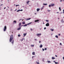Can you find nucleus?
Masks as SVG:
<instances>
[{"instance_id": "obj_5", "label": "nucleus", "mask_w": 64, "mask_h": 64, "mask_svg": "<svg viewBox=\"0 0 64 64\" xmlns=\"http://www.w3.org/2000/svg\"><path fill=\"white\" fill-rule=\"evenodd\" d=\"M50 5H51V6H54V4H51Z\"/></svg>"}, {"instance_id": "obj_2", "label": "nucleus", "mask_w": 64, "mask_h": 64, "mask_svg": "<svg viewBox=\"0 0 64 64\" xmlns=\"http://www.w3.org/2000/svg\"><path fill=\"white\" fill-rule=\"evenodd\" d=\"M7 27L6 26H5L4 28V31H5Z\"/></svg>"}, {"instance_id": "obj_30", "label": "nucleus", "mask_w": 64, "mask_h": 64, "mask_svg": "<svg viewBox=\"0 0 64 64\" xmlns=\"http://www.w3.org/2000/svg\"><path fill=\"white\" fill-rule=\"evenodd\" d=\"M49 7H51V5H49Z\"/></svg>"}, {"instance_id": "obj_1", "label": "nucleus", "mask_w": 64, "mask_h": 64, "mask_svg": "<svg viewBox=\"0 0 64 64\" xmlns=\"http://www.w3.org/2000/svg\"><path fill=\"white\" fill-rule=\"evenodd\" d=\"M13 35H12L10 36V42H11V43L12 44V45H13V44H14V40H13Z\"/></svg>"}, {"instance_id": "obj_62", "label": "nucleus", "mask_w": 64, "mask_h": 64, "mask_svg": "<svg viewBox=\"0 0 64 64\" xmlns=\"http://www.w3.org/2000/svg\"><path fill=\"white\" fill-rule=\"evenodd\" d=\"M43 24H44V22H43Z\"/></svg>"}, {"instance_id": "obj_40", "label": "nucleus", "mask_w": 64, "mask_h": 64, "mask_svg": "<svg viewBox=\"0 0 64 64\" xmlns=\"http://www.w3.org/2000/svg\"><path fill=\"white\" fill-rule=\"evenodd\" d=\"M44 50H46V48H44Z\"/></svg>"}, {"instance_id": "obj_15", "label": "nucleus", "mask_w": 64, "mask_h": 64, "mask_svg": "<svg viewBox=\"0 0 64 64\" xmlns=\"http://www.w3.org/2000/svg\"><path fill=\"white\" fill-rule=\"evenodd\" d=\"M43 4L44 5H47V4Z\"/></svg>"}, {"instance_id": "obj_37", "label": "nucleus", "mask_w": 64, "mask_h": 64, "mask_svg": "<svg viewBox=\"0 0 64 64\" xmlns=\"http://www.w3.org/2000/svg\"><path fill=\"white\" fill-rule=\"evenodd\" d=\"M46 29V28H44V30H45V29Z\"/></svg>"}, {"instance_id": "obj_53", "label": "nucleus", "mask_w": 64, "mask_h": 64, "mask_svg": "<svg viewBox=\"0 0 64 64\" xmlns=\"http://www.w3.org/2000/svg\"><path fill=\"white\" fill-rule=\"evenodd\" d=\"M22 20V19H20V20Z\"/></svg>"}, {"instance_id": "obj_26", "label": "nucleus", "mask_w": 64, "mask_h": 64, "mask_svg": "<svg viewBox=\"0 0 64 64\" xmlns=\"http://www.w3.org/2000/svg\"><path fill=\"white\" fill-rule=\"evenodd\" d=\"M34 45H31V47H34Z\"/></svg>"}, {"instance_id": "obj_38", "label": "nucleus", "mask_w": 64, "mask_h": 64, "mask_svg": "<svg viewBox=\"0 0 64 64\" xmlns=\"http://www.w3.org/2000/svg\"><path fill=\"white\" fill-rule=\"evenodd\" d=\"M60 45H62V44L61 43H60Z\"/></svg>"}, {"instance_id": "obj_19", "label": "nucleus", "mask_w": 64, "mask_h": 64, "mask_svg": "<svg viewBox=\"0 0 64 64\" xmlns=\"http://www.w3.org/2000/svg\"><path fill=\"white\" fill-rule=\"evenodd\" d=\"M50 30L52 31H54V30L52 29V28H51Z\"/></svg>"}, {"instance_id": "obj_4", "label": "nucleus", "mask_w": 64, "mask_h": 64, "mask_svg": "<svg viewBox=\"0 0 64 64\" xmlns=\"http://www.w3.org/2000/svg\"><path fill=\"white\" fill-rule=\"evenodd\" d=\"M41 35V34H36V36H40V35Z\"/></svg>"}, {"instance_id": "obj_34", "label": "nucleus", "mask_w": 64, "mask_h": 64, "mask_svg": "<svg viewBox=\"0 0 64 64\" xmlns=\"http://www.w3.org/2000/svg\"><path fill=\"white\" fill-rule=\"evenodd\" d=\"M18 37H20V34H18Z\"/></svg>"}, {"instance_id": "obj_42", "label": "nucleus", "mask_w": 64, "mask_h": 64, "mask_svg": "<svg viewBox=\"0 0 64 64\" xmlns=\"http://www.w3.org/2000/svg\"><path fill=\"white\" fill-rule=\"evenodd\" d=\"M48 12H50V10H48Z\"/></svg>"}, {"instance_id": "obj_20", "label": "nucleus", "mask_w": 64, "mask_h": 64, "mask_svg": "<svg viewBox=\"0 0 64 64\" xmlns=\"http://www.w3.org/2000/svg\"><path fill=\"white\" fill-rule=\"evenodd\" d=\"M24 39V38H22V39L20 40V41H23V40Z\"/></svg>"}, {"instance_id": "obj_3", "label": "nucleus", "mask_w": 64, "mask_h": 64, "mask_svg": "<svg viewBox=\"0 0 64 64\" xmlns=\"http://www.w3.org/2000/svg\"><path fill=\"white\" fill-rule=\"evenodd\" d=\"M46 25V26H49V24L48 23H47Z\"/></svg>"}, {"instance_id": "obj_36", "label": "nucleus", "mask_w": 64, "mask_h": 64, "mask_svg": "<svg viewBox=\"0 0 64 64\" xmlns=\"http://www.w3.org/2000/svg\"><path fill=\"white\" fill-rule=\"evenodd\" d=\"M58 36H60V35H61V34H58Z\"/></svg>"}, {"instance_id": "obj_10", "label": "nucleus", "mask_w": 64, "mask_h": 64, "mask_svg": "<svg viewBox=\"0 0 64 64\" xmlns=\"http://www.w3.org/2000/svg\"><path fill=\"white\" fill-rule=\"evenodd\" d=\"M32 54L33 55H35V52H33L32 53Z\"/></svg>"}, {"instance_id": "obj_33", "label": "nucleus", "mask_w": 64, "mask_h": 64, "mask_svg": "<svg viewBox=\"0 0 64 64\" xmlns=\"http://www.w3.org/2000/svg\"><path fill=\"white\" fill-rule=\"evenodd\" d=\"M19 6V5H16V6Z\"/></svg>"}, {"instance_id": "obj_23", "label": "nucleus", "mask_w": 64, "mask_h": 64, "mask_svg": "<svg viewBox=\"0 0 64 64\" xmlns=\"http://www.w3.org/2000/svg\"><path fill=\"white\" fill-rule=\"evenodd\" d=\"M55 37L56 38H58V36H56Z\"/></svg>"}, {"instance_id": "obj_41", "label": "nucleus", "mask_w": 64, "mask_h": 64, "mask_svg": "<svg viewBox=\"0 0 64 64\" xmlns=\"http://www.w3.org/2000/svg\"><path fill=\"white\" fill-rule=\"evenodd\" d=\"M20 11H23V10H20Z\"/></svg>"}, {"instance_id": "obj_24", "label": "nucleus", "mask_w": 64, "mask_h": 64, "mask_svg": "<svg viewBox=\"0 0 64 64\" xmlns=\"http://www.w3.org/2000/svg\"><path fill=\"white\" fill-rule=\"evenodd\" d=\"M19 11H20V10H17V12H19Z\"/></svg>"}, {"instance_id": "obj_14", "label": "nucleus", "mask_w": 64, "mask_h": 64, "mask_svg": "<svg viewBox=\"0 0 64 64\" xmlns=\"http://www.w3.org/2000/svg\"><path fill=\"white\" fill-rule=\"evenodd\" d=\"M14 23H15V24H16V22H16V21L15 20H14Z\"/></svg>"}, {"instance_id": "obj_58", "label": "nucleus", "mask_w": 64, "mask_h": 64, "mask_svg": "<svg viewBox=\"0 0 64 64\" xmlns=\"http://www.w3.org/2000/svg\"><path fill=\"white\" fill-rule=\"evenodd\" d=\"M58 19H60L59 18H58Z\"/></svg>"}, {"instance_id": "obj_54", "label": "nucleus", "mask_w": 64, "mask_h": 64, "mask_svg": "<svg viewBox=\"0 0 64 64\" xmlns=\"http://www.w3.org/2000/svg\"><path fill=\"white\" fill-rule=\"evenodd\" d=\"M62 0H61L60 1V2H62Z\"/></svg>"}, {"instance_id": "obj_13", "label": "nucleus", "mask_w": 64, "mask_h": 64, "mask_svg": "<svg viewBox=\"0 0 64 64\" xmlns=\"http://www.w3.org/2000/svg\"><path fill=\"white\" fill-rule=\"evenodd\" d=\"M27 26V24H25L23 26L24 27H25V26Z\"/></svg>"}, {"instance_id": "obj_49", "label": "nucleus", "mask_w": 64, "mask_h": 64, "mask_svg": "<svg viewBox=\"0 0 64 64\" xmlns=\"http://www.w3.org/2000/svg\"><path fill=\"white\" fill-rule=\"evenodd\" d=\"M39 43H41V41H40L39 42Z\"/></svg>"}, {"instance_id": "obj_32", "label": "nucleus", "mask_w": 64, "mask_h": 64, "mask_svg": "<svg viewBox=\"0 0 64 64\" xmlns=\"http://www.w3.org/2000/svg\"><path fill=\"white\" fill-rule=\"evenodd\" d=\"M30 30L31 31H32L33 30L32 28H30Z\"/></svg>"}, {"instance_id": "obj_21", "label": "nucleus", "mask_w": 64, "mask_h": 64, "mask_svg": "<svg viewBox=\"0 0 64 64\" xmlns=\"http://www.w3.org/2000/svg\"><path fill=\"white\" fill-rule=\"evenodd\" d=\"M44 6H42V7L41 8V9H42H42H43V8H44Z\"/></svg>"}, {"instance_id": "obj_12", "label": "nucleus", "mask_w": 64, "mask_h": 64, "mask_svg": "<svg viewBox=\"0 0 64 64\" xmlns=\"http://www.w3.org/2000/svg\"><path fill=\"white\" fill-rule=\"evenodd\" d=\"M20 29H21V27H20L19 28H18V30H20Z\"/></svg>"}, {"instance_id": "obj_9", "label": "nucleus", "mask_w": 64, "mask_h": 64, "mask_svg": "<svg viewBox=\"0 0 64 64\" xmlns=\"http://www.w3.org/2000/svg\"><path fill=\"white\" fill-rule=\"evenodd\" d=\"M24 36H26V35H27V33H26V34H24Z\"/></svg>"}, {"instance_id": "obj_16", "label": "nucleus", "mask_w": 64, "mask_h": 64, "mask_svg": "<svg viewBox=\"0 0 64 64\" xmlns=\"http://www.w3.org/2000/svg\"><path fill=\"white\" fill-rule=\"evenodd\" d=\"M52 59H53V60H54V59H55V58L54 57H52Z\"/></svg>"}, {"instance_id": "obj_56", "label": "nucleus", "mask_w": 64, "mask_h": 64, "mask_svg": "<svg viewBox=\"0 0 64 64\" xmlns=\"http://www.w3.org/2000/svg\"><path fill=\"white\" fill-rule=\"evenodd\" d=\"M57 13H59V12H57Z\"/></svg>"}, {"instance_id": "obj_11", "label": "nucleus", "mask_w": 64, "mask_h": 64, "mask_svg": "<svg viewBox=\"0 0 64 64\" xmlns=\"http://www.w3.org/2000/svg\"><path fill=\"white\" fill-rule=\"evenodd\" d=\"M42 47H43V46H42V44L40 46V48H42Z\"/></svg>"}, {"instance_id": "obj_48", "label": "nucleus", "mask_w": 64, "mask_h": 64, "mask_svg": "<svg viewBox=\"0 0 64 64\" xmlns=\"http://www.w3.org/2000/svg\"><path fill=\"white\" fill-rule=\"evenodd\" d=\"M23 26V25H21V26H21V27H22V26Z\"/></svg>"}, {"instance_id": "obj_6", "label": "nucleus", "mask_w": 64, "mask_h": 64, "mask_svg": "<svg viewBox=\"0 0 64 64\" xmlns=\"http://www.w3.org/2000/svg\"><path fill=\"white\" fill-rule=\"evenodd\" d=\"M39 21V20H35V22H38V21Z\"/></svg>"}, {"instance_id": "obj_60", "label": "nucleus", "mask_w": 64, "mask_h": 64, "mask_svg": "<svg viewBox=\"0 0 64 64\" xmlns=\"http://www.w3.org/2000/svg\"><path fill=\"white\" fill-rule=\"evenodd\" d=\"M7 7H8V8H9V7H8V6H7Z\"/></svg>"}, {"instance_id": "obj_22", "label": "nucleus", "mask_w": 64, "mask_h": 64, "mask_svg": "<svg viewBox=\"0 0 64 64\" xmlns=\"http://www.w3.org/2000/svg\"><path fill=\"white\" fill-rule=\"evenodd\" d=\"M63 19H62V20L61 22H62V23H64V21H63Z\"/></svg>"}, {"instance_id": "obj_44", "label": "nucleus", "mask_w": 64, "mask_h": 64, "mask_svg": "<svg viewBox=\"0 0 64 64\" xmlns=\"http://www.w3.org/2000/svg\"><path fill=\"white\" fill-rule=\"evenodd\" d=\"M55 56H56V57H57V55H55Z\"/></svg>"}, {"instance_id": "obj_50", "label": "nucleus", "mask_w": 64, "mask_h": 64, "mask_svg": "<svg viewBox=\"0 0 64 64\" xmlns=\"http://www.w3.org/2000/svg\"><path fill=\"white\" fill-rule=\"evenodd\" d=\"M35 57V56H33L32 57V58H33V57Z\"/></svg>"}, {"instance_id": "obj_18", "label": "nucleus", "mask_w": 64, "mask_h": 64, "mask_svg": "<svg viewBox=\"0 0 64 64\" xmlns=\"http://www.w3.org/2000/svg\"><path fill=\"white\" fill-rule=\"evenodd\" d=\"M32 23V22H30V23H28L27 24V25H30V24H31Z\"/></svg>"}, {"instance_id": "obj_46", "label": "nucleus", "mask_w": 64, "mask_h": 64, "mask_svg": "<svg viewBox=\"0 0 64 64\" xmlns=\"http://www.w3.org/2000/svg\"><path fill=\"white\" fill-rule=\"evenodd\" d=\"M54 62H55V61L54 60Z\"/></svg>"}, {"instance_id": "obj_35", "label": "nucleus", "mask_w": 64, "mask_h": 64, "mask_svg": "<svg viewBox=\"0 0 64 64\" xmlns=\"http://www.w3.org/2000/svg\"><path fill=\"white\" fill-rule=\"evenodd\" d=\"M48 20H46V22H48Z\"/></svg>"}, {"instance_id": "obj_61", "label": "nucleus", "mask_w": 64, "mask_h": 64, "mask_svg": "<svg viewBox=\"0 0 64 64\" xmlns=\"http://www.w3.org/2000/svg\"><path fill=\"white\" fill-rule=\"evenodd\" d=\"M16 10H17L16 9V10H15V11H16Z\"/></svg>"}, {"instance_id": "obj_31", "label": "nucleus", "mask_w": 64, "mask_h": 64, "mask_svg": "<svg viewBox=\"0 0 64 64\" xmlns=\"http://www.w3.org/2000/svg\"><path fill=\"white\" fill-rule=\"evenodd\" d=\"M55 64H58V62H55Z\"/></svg>"}, {"instance_id": "obj_39", "label": "nucleus", "mask_w": 64, "mask_h": 64, "mask_svg": "<svg viewBox=\"0 0 64 64\" xmlns=\"http://www.w3.org/2000/svg\"><path fill=\"white\" fill-rule=\"evenodd\" d=\"M42 50L43 51H44V49L42 48Z\"/></svg>"}, {"instance_id": "obj_8", "label": "nucleus", "mask_w": 64, "mask_h": 64, "mask_svg": "<svg viewBox=\"0 0 64 64\" xmlns=\"http://www.w3.org/2000/svg\"><path fill=\"white\" fill-rule=\"evenodd\" d=\"M39 10H40V8H38L37 9V11L38 12Z\"/></svg>"}, {"instance_id": "obj_25", "label": "nucleus", "mask_w": 64, "mask_h": 64, "mask_svg": "<svg viewBox=\"0 0 64 64\" xmlns=\"http://www.w3.org/2000/svg\"><path fill=\"white\" fill-rule=\"evenodd\" d=\"M21 25V23L20 22L19 23V26H20Z\"/></svg>"}, {"instance_id": "obj_28", "label": "nucleus", "mask_w": 64, "mask_h": 64, "mask_svg": "<svg viewBox=\"0 0 64 64\" xmlns=\"http://www.w3.org/2000/svg\"><path fill=\"white\" fill-rule=\"evenodd\" d=\"M22 24H25V22H22Z\"/></svg>"}, {"instance_id": "obj_45", "label": "nucleus", "mask_w": 64, "mask_h": 64, "mask_svg": "<svg viewBox=\"0 0 64 64\" xmlns=\"http://www.w3.org/2000/svg\"><path fill=\"white\" fill-rule=\"evenodd\" d=\"M37 64H39V62H38L37 63Z\"/></svg>"}, {"instance_id": "obj_63", "label": "nucleus", "mask_w": 64, "mask_h": 64, "mask_svg": "<svg viewBox=\"0 0 64 64\" xmlns=\"http://www.w3.org/2000/svg\"><path fill=\"white\" fill-rule=\"evenodd\" d=\"M38 23H39V22H38Z\"/></svg>"}, {"instance_id": "obj_57", "label": "nucleus", "mask_w": 64, "mask_h": 64, "mask_svg": "<svg viewBox=\"0 0 64 64\" xmlns=\"http://www.w3.org/2000/svg\"><path fill=\"white\" fill-rule=\"evenodd\" d=\"M63 14H64V12H63Z\"/></svg>"}, {"instance_id": "obj_59", "label": "nucleus", "mask_w": 64, "mask_h": 64, "mask_svg": "<svg viewBox=\"0 0 64 64\" xmlns=\"http://www.w3.org/2000/svg\"><path fill=\"white\" fill-rule=\"evenodd\" d=\"M12 34H13V32H12Z\"/></svg>"}, {"instance_id": "obj_55", "label": "nucleus", "mask_w": 64, "mask_h": 64, "mask_svg": "<svg viewBox=\"0 0 64 64\" xmlns=\"http://www.w3.org/2000/svg\"><path fill=\"white\" fill-rule=\"evenodd\" d=\"M10 10L11 11H12V9H11Z\"/></svg>"}, {"instance_id": "obj_43", "label": "nucleus", "mask_w": 64, "mask_h": 64, "mask_svg": "<svg viewBox=\"0 0 64 64\" xmlns=\"http://www.w3.org/2000/svg\"><path fill=\"white\" fill-rule=\"evenodd\" d=\"M34 40H36H36H37V39H34Z\"/></svg>"}, {"instance_id": "obj_52", "label": "nucleus", "mask_w": 64, "mask_h": 64, "mask_svg": "<svg viewBox=\"0 0 64 64\" xmlns=\"http://www.w3.org/2000/svg\"><path fill=\"white\" fill-rule=\"evenodd\" d=\"M3 5V4H1V6H2Z\"/></svg>"}, {"instance_id": "obj_29", "label": "nucleus", "mask_w": 64, "mask_h": 64, "mask_svg": "<svg viewBox=\"0 0 64 64\" xmlns=\"http://www.w3.org/2000/svg\"><path fill=\"white\" fill-rule=\"evenodd\" d=\"M48 63H51V62H50V61H48Z\"/></svg>"}, {"instance_id": "obj_17", "label": "nucleus", "mask_w": 64, "mask_h": 64, "mask_svg": "<svg viewBox=\"0 0 64 64\" xmlns=\"http://www.w3.org/2000/svg\"><path fill=\"white\" fill-rule=\"evenodd\" d=\"M29 2H30V1H28L27 2H26L27 4H28Z\"/></svg>"}, {"instance_id": "obj_47", "label": "nucleus", "mask_w": 64, "mask_h": 64, "mask_svg": "<svg viewBox=\"0 0 64 64\" xmlns=\"http://www.w3.org/2000/svg\"><path fill=\"white\" fill-rule=\"evenodd\" d=\"M63 59H64V57H63Z\"/></svg>"}, {"instance_id": "obj_27", "label": "nucleus", "mask_w": 64, "mask_h": 64, "mask_svg": "<svg viewBox=\"0 0 64 64\" xmlns=\"http://www.w3.org/2000/svg\"><path fill=\"white\" fill-rule=\"evenodd\" d=\"M59 9L60 11H61V8L59 7Z\"/></svg>"}, {"instance_id": "obj_51", "label": "nucleus", "mask_w": 64, "mask_h": 64, "mask_svg": "<svg viewBox=\"0 0 64 64\" xmlns=\"http://www.w3.org/2000/svg\"><path fill=\"white\" fill-rule=\"evenodd\" d=\"M6 9V7L4 8V9Z\"/></svg>"}, {"instance_id": "obj_64", "label": "nucleus", "mask_w": 64, "mask_h": 64, "mask_svg": "<svg viewBox=\"0 0 64 64\" xmlns=\"http://www.w3.org/2000/svg\"><path fill=\"white\" fill-rule=\"evenodd\" d=\"M22 21H23V20H22Z\"/></svg>"}, {"instance_id": "obj_7", "label": "nucleus", "mask_w": 64, "mask_h": 64, "mask_svg": "<svg viewBox=\"0 0 64 64\" xmlns=\"http://www.w3.org/2000/svg\"><path fill=\"white\" fill-rule=\"evenodd\" d=\"M30 19H31V18H28L26 19V20H30Z\"/></svg>"}]
</instances>
